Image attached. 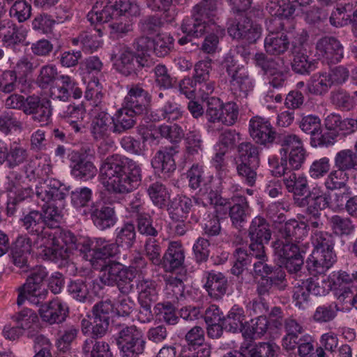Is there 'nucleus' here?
<instances>
[{
	"mask_svg": "<svg viewBox=\"0 0 357 357\" xmlns=\"http://www.w3.org/2000/svg\"><path fill=\"white\" fill-rule=\"evenodd\" d=\"M100 176L101 183L109 192L127 194L139 185L142 169L132 159L113 155L103 161Z\"/></svg>",
	"mask_w": 357,
	"mask_h": 357,
	"instance_id": "1",
	"label": "nucleus"
},
{
	"mask_svg": "<svg viewBox=\"0 0 357 357\" xmlns=\"http://www.w3.org/2000/svg\"><path fill=\"white\" fill-rule=\"evenodd\" d=\"M306 236V225L292 220L282 226L278 238L273 243L275 255L291 274H297L301 270L304 262L303 254L305 252L296 243Z\"/></svg>",
	"mask_w": 357,
	"mask_h": 357,
	"instance_id": "2",
	"label": "nucleus"
},
{
	"mask_svg": "<svg viewBox=\"0 0 357 357\" xmlns=\"http://www.w3.org/2000/svg\"><path fill=\"white\" fill-rule=\"evenodd\" d=\"M22 225L28 234L35 236L34 246L40 248V252L46 259L62 257L63 250L56 244L55 235L49 229L45 228L42 213L31 211L21 218Z\"/></svg>",
	"mask_w": 357,
	"mask_h": 357,
	"instance_id": "3",
	"label": "nucleus"
},
{
	"mask_svg": "<svg viewBox=\"0 0 357 357\" xmlns=\"http://www.w3.org/2000/svg\"><path fill=\"white\" fill-rule=\"evenodd\" d=\"M311 241L314 249L307 260V266L312 273L321 275L336 261L335 237L326 231H315L311 236Z\"/></svg>",
	"mask_w": 357,
	"mask_h": 357,
	"instance_id": "4",
	"label": "nucleus"
},
{
	"mask_svg": "<svg viewBox=\"0 0 357 357\" xmlns=\"http://www.w3.org/2000/svg\"><path fill=\"white\" fill-rule=\"evenodd\" d=\"M139 7L128 0H109L104 5L97 1L87 15V20L91 24L106 23L126 14L137 16L139 14Z\"/></svg>",
	"mask_w": 357,
	"mask_h": 357,
	"instance_id": "5",
	"label": "nucleus"
},
{
	"mask_svg": "<svg viewBox=\"0 0 357 357\" xmlns=\"http://www.w3.org/2000/svg\"><path fill=\"white\" fill-rule=\"evenodd\" d=\"M83 257L90 262L94 269L99 270L100 274L116 261L110 258L119 252L118 246L105 239L99 238L84 241Z\"/></svg>",
	"mask_w": 357,
	"mask_h": 357,
	"instance_id": "6",
	"label": "nucleus"
},
{
	"mask_svg": "<svg viewBox=\"0 0 357 357\" xmlns=\"http://www.w3.org/2000/svg\"><path fill=\"white\" fill-rule=\"evenodd\" d=\"M218 0L206 3L204 6L196 5L193 8L191 17L185 18L181 24V31L188 36L201 37L210 29L209 24H214L219 14Z\"/></svg>",
	"mask_w": 357,
	"mask_h": 357,
	"instance_id": "7",
	"label": "nucleus"
},
{
	"mask_svg": "<svg viewBox=\"0 0 357 357\" xmlns=\"http://www.w3.org/2000/svg\"><path fill=\"white\" fill-rule=\"evenodd\" d=\"M221 66L229 77L231 92L237 98H245L254 86L246 68L230 53L225 56Z\"/></svg>",
	"mask_w": 357,
	"mask_h": 357,
	"instance_id": "8",
	"label": "nucleus"
},
{
	"mask_svg": "<svg viewBox=\"0 0 357 357\" xmlns=\"http://www.w3.org/2000/svg\"><path fill=\"white\" fill-rule=\"evenodd\" d=\"M48 272L43 266H37L31 269L25 284L19 289L17 304L20 306L26 299L31 303L39 305L44 301L48 291L43 287V281Z\"/></svg>",
	"mask_w": 357,
	"mask_h": 357,
	"instance_id": "9",
	"label": "nucleus"
},
{
	"mask_svg": "<svg viewBox=\"0 0 357 357\" xmlns=\"http://www.w3.org/2000/svg\"><path fill=\"white\" fill-rule=\"evenodd\" d=\"M333 288L331 291L337 304L346 305V310L354 307L357 303V271L348 273L346 271L331 273Z\"/></svg>",
	"mask_w": 357,
	"mask_h": 357,
	"instance_id": "10",
	"label": "nucleus"
},
{
	"mask_svg": "<svg viewBox=\"0 0 357 357\" xmlns=\"http://www.w3.org/2000/svg\"><path fill=\"white\" fill-rule=\"evenodd\" d=\"M116 342L122 357H139L146 346L142 331L134 325L121 328Z\"/></svg>",
	"mask_w": 357,
	"mask_h": 357,
	"instance_id": "11",
	"label": "nucleus"
},
{
	"mask_svg": "<svg viewBox=\"0 0 357 357\" xmlns=\"http://www.w3.org/2000/svg\"><path fill=\"white\" fill-rule=\"evenodd\" d=\"M135 276V271L116 262L100 275V279L108 286L116 285L121 294L128 295L134 289Z\"/></svg>",
	"mask_w": 357,
	"mask_h": 357,
	"instance_id": "12",
	"label": "nucleus"
},
{
	"mask_svg": "<svg viewBox=\"0 0 357 357\" xmlns=\"http://www.w3.org/2000/svg\"><path fill=\"white\" fill-rule=\"evenodd\" d=\"M36 195L38 200L43 202L42 205L59 203V206H62L66 197V190L59 180L47 178L36 185Z\"/></svg>",
	"mask_w": 357,
	"mask_h": 357,
	"instance_id": "13",
	"label": "nucleus"
},
{
	"mask_svg": "<svg viewBox=\"0 0 357 357\" xmlns=\"http://www.w3.org/2000/svg\"><path fill=\"white\" fill-rule=\"evenodd\" d=\"M274 24L282 29L283 24L280 20L273 19L267 24L269 34L264 39V48L266 52L271 55L278 56L284 54L289 47L290 41L287 34L284 32L275 31L271 25Z\"/></svg>",
	"mask_w": 357,
	"mask_h": 357,
	"instance_id": "14",
	"label": "nucleus"
},
{
	"mask_svg": "<svg viewBox=\"0 0 357 357\" xmlns=\"http://www.w3.org/2000/svg\"><path fill=\"white\" fill-rule=\"evenodd\" d=\"M262 28L257 24H253L246 17L240 16L228 27V33L236 39H244L248 43H255L261 35Z\"/></svg>",
	"mask_w": 357,
	"mask_h": 357,
	"instance_id": "15",
	"label": "nucleus"
},
{
	"mask_svg": "<svg viewBox=\"0 0 357 357\" xmlns=\"http://www.w3.org/2000/svg\"><path fill=\"white\" fill-rule=\"evenodd\" d=\"M115 65L118 71L128 76L142 68L148 67L149 62L145 57L137 56L130 47L122 45L119 47V56Z\"/></svg>",
	"mask_w": 357,
	"mask_h": 357,
	"instance_id": "16",
	"label": "nucleus"
},
{
	"mask_svg": "<svg viewBox=\"0 0 357 357\" xmlns=\"http://www.w3.org/2000/svg\"><path fill=\"white\" fill-rule=\"evenodd\" d=\"M248 237L250 250H264V245L269 242L271 237L269 225L264 218L257 216L252 220L248 229Z\"/></svg>",
	"mask_w": 357,
	"mask_h": 357,
	"instance_id": "17",
	"label": "nucleus"
},
{
	"mask_svg": "<svg viewBox=\"0 0 357 357\" xmlns=\"http://www.w3.org/2000/svg\"><path fill=\"white\" fill-rule=\"evenodd\" d=\"M295 203L299 207L305 208V214H318L329 205V196L321 188L314 187L304 197L295 198Z\"/></svg>",
	"mask_w": 357,
	"mask_h": 357,
	"instance_id": "18",
	"label": "nucleus"
},
{
	"mask_svg": "<svg viewBox=\"0 0 357 357\" xmlns=\"http://www.w3.org/2000/svg\"><path fill=\"white\" fill-rule=\"evenodd\" d=\"M249 133L252 139L261 145L271 144L276 132L268 119L255 116L249 121Z\"/></svg>",
	"mask_w": 357,
	"mask_h": 357,
	"instance_id": "19",
	"label": "nucleus"
},
{
	"mask_svg": "<svg viewBox=\"0 0 357 357\" xmlns=\"http://www.w3.org/2000/svg\"><path fill=\"white\" fill-rule=\"evenodd\" d=\"M316 53L326 63H336L343 58L344 49L337 39L331 36H325L317 40Z\"/></svg>",
	"mask_w": 357,
	"mask_h": 357,
	"instance_id": "20",
	"label": "nucleus"
},
{
	"mask_svg": "<svg viewBox=\"0 0 357 357\" xmlns=\"http://www.w3.org/2000/svg\"><path fill=\"white\" fill-rule=\"evenodd\" d=\"M193 199L195 202L192 210L193 213L197 210L200 213L199 218L195 219L197 222L199 220L201 215H204L210 208L225 206L228 204L227 200L222 198L217 191L206 188L199 189L197 195L193 197Z\"/></svg>",
	"mask_w": 357,
	"mask_h": 357,
	"instance_id": "21",
	"label": "nucleus"
},
{
	"mask_svg": "<svg viewBox=\"0 0 357 357\" xmlns=\"http://www.w3.org/2000/svg\"><path fill=\"white\" fill-rule=\"evenodd\" d=\"M93 114L91 124V133L96 141L108 140V144L112 145L114 142L109 139L114 133V124L112 116L106 112L101 110Z\"/></svg>",
	"mask_w": 357,
	"mask_h": 357,
	"instance_id": "22",
	"label": "nucleus"
},
{
	"mask_svg": "<svg viewBox=\"0 0 357 357\" xmlns=\"http://www.w3.org/2000/svg\"><path fill=\"white\" fill-rule=\"evenodd\" d=\"M59 83L50 88L51 97L53 99L66 102L71 96L75 99L82 96V91L76 81L69 75H61L58 77Z\"/></svg>",
	"mask_w": 357,
	"mask_h": 357,
	"instance_id": "23",
	"label": "nucleus"
},
{
	"mask_svg": "<svg viewBox=\"0 0 357 357\" xmlns=\"http://www.w3.org/2000/svg\"><path fill=\"white\" fill-rule=\"evenodd\" d=\"M127 88L128 94L124 98L122 105L138 114L146 112L150 101L147 91L138 84L128 85Z\"/></svg>",
	"mask_w": 357,
	"mask_h": 357,
	"instance_id": "24",
	"label": "nucleus"
},
{
	"mask_svg": "<svg viewBox=\"0 0 357 357\" xmlns=\"http://www.w3.org/2000/svg\"><path fill=\"white\" fill-rule=\"evenodd\" d=\"M184 259L185 255L182 245L176 241H173L169 244L160 264L166 272L178 271L179 274H181L183 271Z\"/></svg>",
	"mask_w": 357,
	"mask_h": 357,
	"instance_id": "25",
	"label": "nucleus"
},
{
	"mask_svg": "<svg viewBox=\"0 0 357 357\" xmlns=\"http://www.w3.org/2000/svg\"><path fill=\"white\" fill-rule=\"evenodd\" d=\"M68 307L66 303L59 298L40 305L39 314L43 321L54 324L62 322L68 313Z\"/></svg>",
	"mask_w": 357,
	"mask_h": 357,
	"instance_id": "26",
	"label": "nucleus"
},
{
	"mask_svg": "<svg viewBox=\"0 0 357 357\" xmlns=\"http://www.w3.org/2000/svg\"><path fill=\"white\" fill-rule=\"evenodd\" d=\"M102 33L100 28L82 32L77 37L72 38L73 45L79 46L82 50L87 53L96 51L102 45Z\"/></svg>",
	"mask_w": 357,
	"mask_h": 357,
	"instance_id": "27",
	"label": "nucleus"
},
{
	"mask_svg": "<svg viewBox=\"0 0 357 357\" xmlns=\"http://www.w3.org/2000/svg\"><path fill=\"white\" fill-rule=\"evenodd\" d=\"M178 153L176 146L165 147L156 152L151 160L152 167L157 171L169 174L176 169L174 156Z\"/></svg>",
	"mask_w": 357,
	"mask_h": 357,
	"instance_id": "28",
	"label": "nucleus"
},
{
	"mask_svg": "<svg viewBox=\"0 0 357 357\" xmlns=\"http://www.w3.org/2000/svg\"><path fill=\"white\" fill-rule=\"evenodd\" d=\"M6 190L8 192V204L16 205L30 195L31 190L22 185V176L12 173L8 177Z\"/></svg>",
	"mask_w": 357,
	"mask_h": 357,
	"instance_id": "29",
	"label": "nucleus"
},
{
	"mask_svg": "<svg viewBox=\"0 0 357 357\" xmlns=\"http://www.w3.org/2000/svg\"><path fill=\"white\" fill-rule=\"evenodd\" d=\"M185 274H179L178 276H167L165 278V287L164 293L165 297L174 303H179L185 299Z\"/></svg>",
	"mask_w": 357,
	"mask_h": 357,
	"instance_id": "30",
	"label": "nucleus"
},
{
	"mask_svg": "<svg viewBox=\"0 0 357 357\" xmlns=\"http://www.w3.org/2000/svg\"><path fill=\"white\" fill-rule=\"evenodd\" d=\"M55 235V238L56 240V244L63 250V253L62 257L55 258V259H47V260L56 261L59 259H65L67 257V251L73 250H78L81 252L82 250L81 248L84 249V241H87L86 238H77L75 234L70 231H55L53 233Z\"/></svg>",
	"mask_w": 357,
	"mask_h": 357,
	"instance_id": "31",
	"label": "nucleus"
},
{
	"mask_svg": "<svg viewBox=\"0 0 357 357\" xmlns=\"http://www.w3.org/2000/svg\"><path fill=\"white\" fill-rule=\"evenodd\" d=\"M351 123H354L353 119H342L335 113L328 114L324 120L326 130L336 138L352 132Z\"/></svg>",
	"mask_w": 357,
	"mask_h": 357,
	"instance_id": "32",
	"label": "nucleus"
},
{
	"mask_svg": "<svg viewBox=\"0 0 357 357\" xmlns=\"http://www.w3.org/2000/svg\"><path fill=\"white\" fill-rule=\"evenodd\" d=\"M255 65L261 68L267 75L279 72H287V62L282 57L268 58L264 53H257L255 56Z\"/></svg>",
	"mask_w": 357,
	"mask_h": 357,
	"instance_id": "33",
	"label": "nucleus"
},
{
	"mask_svg": "<svg viewBox=\"0 0 357 357\" xmlns=\"http://www.w3.org/2000/svg\"><path fill=\"white\" fill-rule=\"evenodd\" d=\"M91 220L95 226L100 230L113 227L117 220L114 208L111 206H102L92 211Z\"/></svg>",
	"mask_w": 357,
	"mask_h": 357,
	"instance_id": "34",
	"label": "nucleus"
},
{
	"mask_svg": "<svg viewBox=\"0 0 357 357\" xmlns=\"http://www.w3.org/2000/svg\"><path fill=\"white\" fill-rule=\"evenodd\" d=\"M227 285V279L222 273L211 271L208 273L205 287L211 298H221L226 294Z\"/></svg>",
	"mask_w": 357,
	"mask_h": 357,
	"instance_id": "35",
	"label": "nucleus"
},
{
	"mask_svg": "<svg viewBox=\"0 0 357 357\" xmlns=\"http://www.w3.org/2000/svg\"><path fill=\"white\" fill-rule=\"evenodd\" d=\"M132 112V110L122 105V107L118 109L114 115L112 116L114 133L121 134L135 125V116L139 114Z\"/></svg>",
	"mask_w": 357,
	"mask_h": 357,
	"instance_id": "36",
	"label": "nucleus"
},
{
	"mask_svg": "<svg viewBox=\"0 0 357 357\" xmlns=\"http://www.w3.org/2000/svg\"><path fill=\"white\" fill-rule=\"evenodd\" d=\"M59 114L65 119L71 130L76 133L81 131L84 116V110L82 105H68Z\"/></svg>",
	"mask_w": 357,
	"mask_h": 357,
	"instance_id": "37",
	"label": "nucleus"
},
{
	"mask_svg": "<svg viewBox=\"0 0 357 357\" xmlns=\"http://www.w3.org/2000/svg\"><path fill=\"white\" fill-rule=\"evenodd\" d=\"M229 215L235 227L241 228L244 225L250 215V208L245 197H238L237 202L229 206Z\"/></svg>",
	"mask_w": 357,
	"mask_h": 357,
	"instance_id": "38",
	"label": "nucleus"
},
{
	"mask_svg": "<svg viewBox=\"0 0 357 357\" xmlns=\"http://www.w3.org/2000/svg\"><path fill=\"white\" fill-rule=\"evenodd\" d=\"M109 321L105 319L89 317V319L84 318L81 321L82 332L84 335H91L90 337L95 339L103 337L108 329Z\"/></svg>",
	"mask_w": 357,
	"mask_h": 357,
	"instance_id": "39",
	"label": "nucleus"
},
{
	"mask_svg": "<svg viewBox=\"0 0 357 357\" xmlns=\"http://www.w3.org/2000/svg\"><path fill=\"white\" fill-rule=\"evenodd\" d=\"M82 354L84 357H112L108 343L93 337L84 340Z\"/></svg>",
	"mask_w": 357,
	"mask_h": 357,
	"instance_id": "40",
	"label": "nucleus"
},
{
	"mask_svg": "<svg viewBox=\"0 0 357 357\" xmlns=\"http://www.w3.org/2000/svg\"><path fill=\"white\" fill-rule=\"evenodd\" d=\"M332 85L327 72H318L314 73L307 82V91L314 96H324Z\"/></svg>",
	"mask_w": 357,
	"mask_h": 357,
	"instance_id": "41",
	"label": "nucleus"
},
{
	"mask_svg": "<svg viewBox=\"0 0 357 357\" xmlns=\"http://www.w3.org/2000/svg\"><path fill=\"white\" fill-rule=\"evenodd\" d=\"M294 275L295 278L292 284H294L293 298L295 305L304 309L307 305L310 294L309 288L307 287V281L304 279L301 271L297 274Z\"/></svg>",
	"mask_w": 357,
	"mask_h": 357,
	"instance_id": "42",
	"label": "nucleus"
},
{
	"mask_svg": "<svg viewBox=\"0 0 357 357\" xmlns=\"http://www.w3.org/2000/svg\"><path fill=\"white\" fill-rule=\"evenodd\" d=\"M188 185L192 190L209 188L211 186L212 176H205L203 167L198 164L193 165L187 172Z\"/></svg>",
	"mask_w": 357,
	"mask_h": 357,
	"instance_id": "43",
	"label": "nucleus"
},
{
	"mask_svg": "<svg viewBox=\"0 0 357 357\" xmlns=\"http://www.w3.org/2000/svg\"><path fill=\"white\" fill-rule=\"evenodd\" d=\"M283 182L287 190L295 195L302 196L308 190L307 177L303 174H296L291 171L284 176Z\"/></svg>",
	"mask_w": 357,
	"mask_h": 357,
	"instance_id": "44",
	"label": "nucleus"
},
{
	"mask_svg": "<svg viewBox=\"0 0 357 357\" xmlns=\"http://www.w3.org/2000/svg\"><path fill=\"white\" fill-rule=\"evenodd\" d=\"M245 319L244 310L235 305L230 309L227 317H224L222 325L224 328L229 332H241L244 328Z\"/></svg>",
	"mask_w": 357,
	"mask_h": 357,
	"instance_id": "45",
	"label": "nucleus"
},
{
	"mask_svg": "<svg viewBox=\"0 0 357 357\" xmlns=\"http://www.w3.org/2000/svg\"><path fill=\"white\" fill-rule=\"evenodd\" d=\"M71 174L76 178L88 181L93 178L97 173V169L92 161L84 159L71 158Z\"/></svg>",
	"mask_w": 357,
	"mask_h": 357,
	"instance_id": "46",
	"label": "nucleus"
},
{
	"mask_svg": "<svg viewBox=\"0 0 357 357\" xmlns=\"http://www.w3.org/2000/svg\"><path fill=\"white\" fill-rule=\"evenodd\" d=\"M292 54L291 67L295 73L301 75L308 74L317 68L314 60H309L308 56L300 47L294 46Z\"/></svg>",
	"mask_w": 357,
	"mask_h": 357,
	"instance_id": "47",
	"label": "nucleus"
},
{
	"mask_svg": "<svg viewBox=\"0 0 357 357\" xmlns=\"http://www.w3.org/2000/svg\"><path fill=\"white\" fill-rule=\"evenodd\" d=\"M286 335L282 339V345L287 350H292L296 347L299 335L303 332V326L296 320L288 318L284 321Z\"/></svg>",
	"mask_w": 357,
	"mask_h": 357,
	"instance_id": "48",
	"label": "nucleus"
},
{
	"mask_svg": "<svg viewBox=\"0 0 357 357\" xmlns=\"http://www.w3.org/2000/svg\"><path fill=\"white\" fill-rule=\"evenodd\" d=\"M238 163H247L254 167H259V148L248 142L239 144L237 148Z\"/></svg>",
	"mask_w": 357,
	"mask_h": 357,
	"instance_id": "49",
	"label": "nucleus"
},
{
	"mask_svg": "<svg viewBox=\"0 0 357 357\" xmlns=\"http://www.w3.org/2000/svg\"><path fill=\"white\" fill-rule=\"evenodd\" d=\"M271 328L266 316L257 317L244 329L243 335L247 338L257 339L266 334L271 335Z\"/></svg>",
	"mask_w": 357,
	"mask_h": 357,
	"instance_id": "50",
	"label": "nucleus"
},
{
	"mask_svg": "<svg viewBox=\"0 0 357 357\" xmlns=\"http://www.w3.org/2000/svg\"><path fill=\"white\" fill-rule=\"evenodd\" d=\"M334 167L348 172L357 169V155L351 149L338 151L334 157Z\"/></svg>",
	"mask_w": 357,
	"mask_h": 357,
	"instance_id": "51",
	"label": "nucleus"
},
{
	"mask_svg": "<svg viewBox=\"0 0 357 357\" xmlns=\"http://www.w3.org/2000/svg\"><path fill=\"white\" fill-rule=\"evenodd\" d=\"M104 93L102 91V88L99 84L98 81L93 80L89 82L84 97L87 100L91 101V105L94 107L93 113L100 112L101 110H106L105 107L103 98Z\"/></svg>",
	"mask_w": 357,
	"mask_h": 357,
	"instance_id": "52",
	"label": "nucleus"
},
{
	"mask_svg": "<svg viewBox=\"0 0 357 357\" xmlns=\"http://www.w3.org/2000/svg\"><path fill=\"white\" fill-rule=\"evenodd\" d=\"M139 303H153L158 299L156 282L149 279H142L137 284Z\"/></svg>",
	"mask_w": 357,
	"mask_h": 357,
	"instance_id": "53",
	"label": "nucleus"
},
{
	"mask_svg": "<svg viewBox=\"0 0 357 357\" xmlns=\"http://www.w3.org/2000/svg\"><path fill=\"white\" fill-rule=\"evenodd\" d=\"M310 293L315 296H325L332 289L331 274L328 277H310L306 279Z\"/></svg>",
	"mask_w": 357,
	"mask_h": 357,
	"instance_id": "54",
	"label": "nucleus"
},
{
	"mask_svg": "<svg viewBox=\"0 0 357 357\" xmlns=\"http://www.w3.org/2000/svg\"><path fill=\"white\" fill-rule=\"evenodd\" d=\"M58 72L56 66L46 64L43 66L36 78V84L42 89L52 87L54 82L58 79Z\"/></svg>",
	"mask_w": 357,
	"mask_h": 357,
	"instance_id": "55",
	"label": "nucleus"
},
{
	"mask_svg": "<svg viewBox=\"0 0 357 357\" xmlns=\"http://www.w3.org/2000/svg\"><path fill=\"white\" fill-rule=\"evenodd\" d=\"M344 309V307L340 308L336 302L321 305L316 308L313 319L317 323H328L337 317L339 311H342Z\"/></svg>",
	"mask_w": 357,
	"mask_h": 357,
	"instance_id": "56",
	"label": "nucleus"
},
{
	"mask_svg": "<svg viewBox=\"0 0 357 357\" xmlns=\"http://www.w3.org/2000/svg\"><path fill=\"white\" fill-rule=\"evenodd\" d=\"M28 158L27 150L20 143L14 142L6 150V162L9 167L13 168L24 162Z\"/></svg>",
	"mask_w": 357,
	"mask_h": 357,
	"instance_id": "57",
	"label": "nucleus"
},
{
	"mask_svg": "<svg viewBox=\"0 0 357 357\" xmlns=\"http://www.w3.org/2000/svg\"><path fill=\"white\" fill-rule=\"evenodd\" d=\"M57 204H52L47 205H41L43 213V220L44 221L45 226L48 229H57L62 220L61 211Z\"/></svg>",
	"mask_w": 357,
	"mask_h": 357,
	"instance_id": "58",
	"label": "nucleus"
},
{
	"mask_svg": "<svg viewBox=\"0 0 357 357\" xmlns=\"http://www.w3.org/2000/svg\"><path fill=\"white\" fill-rule=\"evenodd\" d=\"M153 51L158 57H164L174 48V39L167 33H159L153 39Z\"/></svg>",
	"mask_w": 357,
	"mask_h": 357,
	"instance_id": "59",
	"label": "nucleus"
},
{
	"mask_svg": "<svg viewBox=\"0 0 357 357\" xmlns=\"http://www.w3.org/2000/svg\"><path fill=\"white\" fill-rule=\"evenodd\" d=\"M136 231L135 227L132 223H126L121 227L116 229V244L118 247L126 246L130 248L135 241Z\"/></svg>",
	"mask_w": 357,
	"mask_h": 357,
	"instance_id": "60",
	"label": "nucleus"
},
{
	"mask_svg": "<svg viewBox=\"0 0 357 357\" xmlns=\"http://www.w3.org/2000/svg\"><path fill=\"white\" fill-rule=\"evenodd\" d=\"M267 12L275 17H291L296 10L294 4L285 3L284 0H270L266 6Z\"/></svg>",
	"mask_w": 357,
	"mask_h": 357,
	"instance_id": "61",
	"label": "nucleus"
},
{
	"mask_svg": "<svg viewBox=\"0 0 357 357\" xmlns=\"http://www.w3.org/2000/svg\"><path fill=\"white\" fill-rule=\"evenodd\" d=\"M255 257V255H252L251 250L248 254L244 249L237 248L234 254V261L231 273L234 275H239L254 261Z\"/></svg>",
	"mask_w": 357,
	"mask_h": 357,
	"instance_id": "62",
	"label": "nucleus"
},
{
	"mask_svg": "<svg viewBox=\"0 0 357 357\" xmlns=\"http://www.w3.org/2000/svg\"><path fill=\"white\" fill-rule=\"evenodd\" d=\"M278 143L281 146L280 149V155L287 158L290 151L298 149L303 146L301 139L295 134L284 133L280 134L278 137Z\"/></svg>",
	"mask_w": 357,
	"mask_h": 357,
	"instance_id": "63",
	"label": "nucleus"
},
{
	"mask_svg": "<svg viewBox=\"0 0 357 357\" xmlns=\"http://www.w3.org/2000/svg\"><path fill=\"white\" fill-rule=\"evenodd\" d=\"M147 193L153 203L160 208L165 206L169 199L166 188L159 182L150 185L147 188Z\"/></svg>",
	"mask_w": 357,
	"mask_h": 357,
	"instance_id": "64",
	"label": "nucleus"
}]
</instances>
